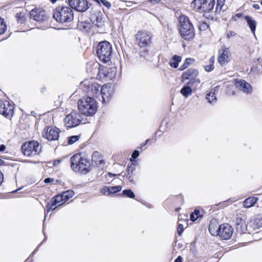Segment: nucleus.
Listing matches in <instances>:
<instances>
[{"label":"nucleus","mask_w":262,"mask_h":262,"mask_svg":"<svg viewBox=\"0 0 262 262\" xmlns=\"http://www.w3.org/2000/svg\"><path fill=\"white\" fill-rule=\"evenodd\" d=\"M70 167L76 173L86 174L92 169L90 160L81 152L74 154L70 158Z\"/></svg>","instance_id":"obj_1"},{"label":"nucleus","mask_w":262,"mask_h":262,"mask_svg":"<svg viewBox=\"0 0 262 262\" xmlns=\"http://www.w3.org/2000/svg\"><path fill=\"white\" fill-rule=\"evenodd\" d=\"M178 30L181 37L185 40L190 41L195 37L194 27L190 18L181 14L178 17Z\"/></svg>","instance_id":"obj_2"},{"label":"nucleus","mask_w":262,"mask_h":262,"mask_svg":"<svg viewBox=\"0 0 262 262\" xmlns=\"http://www.w3.org/2000/svg\"><path fill=\"white\" fill-rule=\"evenodd\" d=\"M75 194L73 190L69 189L61 192L51 198L46 205V211L49 213L65 204Z\"/></svg>","instance_id":"obj_3"},{"label":"nucleus","mask_w":262,"mask_h":262,"mask_svg":"<svg viewBox=\"0 0 262 262\" xmlns=\"http://www.w3.org/2000/svg\"><path fill=\"white\" fill-rule=\"evenodd\" d=\"M79 111L86 116H93L97 111V102L92 97H83L78 101Z\"/></svg>","instance_id":"obj_4"},{"label":"nucleus","mask_w":262,"mask_h":262,"mask_svg":"<svg viewBox=\"0 0 262 262\" xmlns=\"http://www.w3.org/2000/svg\"><path fill=\"white\" fill-rule=\"evenodd\" d=\"M53 17L58 23H68L73 20L74 12L70 7L59 6L53 10Z\"/></svg>","instance_id":"obj_5"},{"label":"nucleus","mask_w":262,"mask_h":262,"mask_svg":"<svg viewBox=\"0 0 262 262\" xmlns=\"http://www.w3.org/2000/svg\"><path fill=\"white\" fill-rule=\"evenodd\" d=\"M96 53L100 61L109 64L113 55L112 45L107 41H100L97 46Z\"/></svg>","instance_id":"obj_6"},{"label":"nucleus","mask_w":262,"mask_h":262,"mask_svg":"<svg viewBox=\"0 0 262 262\" xmlns=\"http://www.w3.org/2000/svg\"><path fill=\"white\" fill-rule=\"evenodd\" d=\"M42 147L36 140L26 141L21 146L23 154L28 157H35L41 153Z\"/></svg>","instance_id":"obj_7"},{"label":"nucleus","mask_w":262,"mask_h":262,"mask_svg":"<svg viewBox=\"0 0 262 262\" xmlns=\"http://www.w3.org/2000/svg\"><path fill=\"white\" fill-rule=\"evenodd\" d=\"M215 0H193L191 7L199 13H209L213 9Z\"/></svg>","instance_id":"obj_8"},{"label":"nucleus","mask_w":262,"mask_h":262,"mask_svg":"<svg viewBox=\"0 0 262 262\" xmlns=\"http://www.w3.org/2000/svg\"><path fill=\"white\" fill-rule=\"evenodd\" d=\"M152 34L146 31H139L135 35L136 43L141 48L149 47L152 43Z\"/></svg>","instance_id":"obj_9"},{"label":"nucleus","mask_w":262,"mask_h":262,"mask_svg":"<svg viewBox=\"0 0 262 262\" xmlns=\"http://www.w3.org/2000/svg\"><path fill=\"white\" fill-rule=\"evenodd\" d=\"M199 74V71L196 69L189 68L182 73V80L183 81L189 80L187 82L188 85L195 84L197 85L201 83L200 79L198 78Z\"/></svg>","instance_id":"obj_10"},{"label":"nucleus","mask_w":262,"mask_h":262,"mask_svg":"<svg viewBox=\"0 0 262 262\" xmlns=\"http://www.w3.org/2000/svg\"><path fill=\"white\" fill-rule=\"evenodd\" d=\"M82 121L81 114L76 111H72L64 119V123L67 128H70L79 125Z\"/></svg>","instance_id":"obj_11"},{"label":"nucleus","mask_w":262,"mask_h":262,"mask_svg":"<svg viewBox=\"0 0 262 262\" xmlns=\"http://www.w3.org/2000/svg\"><path fill=\"white\" fill-rule=\"evenodd\" d=\"M108 68L101 66L99 63H93L87 69V71L91 73L92 76H96L99 79L106 78L108 76Z\"/></svg>","instance_id":"obj_12"},{"label":"nucleus","mask_w":262,"mask_h":262,"mask_svg":"<svg viewBox=\"0 0 262 262\" xmlns=\"http://www.w3.org/2000/svg\"><path fill=\"white\" fill-rule=\"evenodd\" d=\"M130 161L132 162V163L127 166L124 177H125L130 183L135 184L138 179L139 176L138 170L137 169L138 163L136 160H132L131 158H130Z\"/></svg>","instance_id":"obj_13"},{"label":"nucleus","mask_w":262,"mask_h":262,"mask_svg":"<svg viewBox=\"0 0 262 262\" xmlns=\"http://www.w3.org/2000/svg\"><path fill=\"white\" fill-rule=\"evenodd\" d=\"M60 133V129L55 126H46L41 132L42 137L49 141L58 140Z\"/></svg>","instance_id":"obj_14"},{"label":"nucleus","mask_w":262,"mask_h":262,"mask_svg":"<svg viewBox=\"0 0 262 262\" xmlns=\"http://www.w3.org/2000/svg\"><path fill=\"white\" fill-rule=\"evenodd\" d=\"M15 107L13 104L6 99H0V114L11 119L14 113Z\"/></svg>","instance_id":"obj_15"},{"label":"nucleus","mask_w":262,"mask_h":262,"mask_svg":"<svg viewBox=\"0 0 262 262\" xmlns=\"http://www.w3.org/2000/svg\"><path fill=\"white\" fill-rule=\"evenodd\" d=\"M215 233L222 239H229L232 236L233 233V228L232 226L227 223L221 224Z\"/></svg>","instance_id":"obj_16"},{"label":"nucleus","mask_w":262,"mask_h":262,"mask_svg":"<svg viewBox=\"0 0 262 262\" xmlns=\"http://www.w3.org/2000/svg\"><path fill=\"white\" fill-rule=\"evenodd\" d=\"M83 90L89 97H97L99 93L100 85L96 82L84 81L83 83Z\"/></svg>","instance_id":"obj_17"},{"label":"nucleus","mask_w":262,"mask_h":262,"mask_svg":"<svg viewBox=\"0 0 262 262\" xmlns=\"http://www.w3.org/2000/svg\"><path fill=\"white\" fill-rule=\"evenodd\" d=\"M68 2L72 9L78 12L86 11L91 5L87 0H68Z\"/></svg>","instance_id":"obj_18"},{"label":"nucleus","mask_w":262,"mask_h":262,"mask_svg":"<svg viewBox=\"0 0 262 262\" xmlns=\"http://www.w3.org/2000/svg\"><path fill=\"white\" fill-rule=\"evenodd\" d=\"M248 233L254 232L256 230L262 228V215L257 214L251 219L248 223Z\"/></svg>","instance_id":"obj_19"},{"label":"nucleus","mask_w":262,"mask_h":262,"mask_svg":"<svg viewBox=\"0 0 262 262\" xmlns=\"http://www.w3.org/2000/svg\"><path fill=\"white\" fill-rule=\"evenodd\" d=\"M232 81L235 88L247 94L251 93L252 92V86L245 80L233 79Z\"/></svg>","instance_id":"obj_20"},{"label":"nucleus","mask_w":262,"mask_h":262,"mask_svg":"<svg viewBox=\"0 0 262 262\" xmlns=\"http://www.w3.org/2000/svg\"><path fill=\"white\" fill-rule=\"evenodd\" d=\"M30 18L37 21H43L47 19V15L45 10L41 8H35L30 12Z\"/></svg>","instance_id":"obj_21"},{"label":"nucleus","mask_w":262,"mask_h":262,"mask_svg":"<svg viewBox=\"0 0 262 262\" xmlns=\"http://www.w3.org/2000/svg\"><path fill=\"white\" fill-rule=\"evenodd\" d=\"M100 93L102 98V102H108L114 93L113 89L110 84H104L101 88Z\"/></svg>","instance_id":"obj_22"},{"label":"nucleus","mask_w":262,"mask_h":262,"mask_svg":"<svg viewBox=\"0 0 262 262\" xmlns=\"http://www.w3.org/2000/svg\"><path fill=\"white\" fill-rule=\"evenodd\" d=\"M228 49L226 48H223L219 51L217 61L221 66L228 62Z\"/></svg>","instance_id":"obj_23"},{"label":"nucleus","mask_w":262,"mask_h":262,"mask_svg":"<svg viewBox=\"0 0 262 262\" xmlns=\"http://www.w3.org/2000/svg\"><path fill=\"white\" fill-rule=\"evenodd\" d=\"M15 17L18 24L23 25V27L27 26L30 28L29 23L31 21V18L30 17L28 18L25 13L23 12L17 13Z\"/></svg>","instance_id":"obj_24"},{"label":"nucleus","mask_w":262,"mask_h":262,"mask_svg":"<svg viewBox=\"0 0 262 262\" xmlns=\"http://www.w3.org/2000/svg\"><path fill=\"white\" fill-rule=\"evenodd\" d=\"M77 28L83 32L89 33L92 28V25L88 21H78Z\"/></svg>","instance_id":"obj_25"},{"label":"nucleus","mask_w":262,"mask_h":262,"mask_svg":"<svg viewBox=\"0 0 262 262\" xmlns=\"http://www.w3.org/2000/svg\"><path fill=\"white\" fill-rule=\"evenodd\" d=\"M92 161L96 165H101L104 163L101 154L97 151H94L92 156Z\"/></svg>","instance_id":"obj_26"},{"label":"nucleus","mask_w":262,"mask_h":262,"mask_svg":"<svg viewBox=\"0 0 262 262\" xmlns=\"http://www.w3.org/2000/svg\"><path fill=\"white\" fill-rule=\"evenodd\" d=\"M258 200V198L250 196L243 202V206L245 208H249L253 206Z\"/></svg>","instance_id":"obj_27"},{"label":"nucleus","mask_w":262,"mask_h":262,"mask_svg":"<svg viewBox=\"0 0 262 262\" xmlns=\"http://www.w3.org/2000/svg\"><path fill=\"white\" fill-rule=\"evenodd\" d=\"M244 18L246 20L251 32L253 33H255L256 27V23L255 20L253 19L251 16L248 15L244 16Z\"/></svg>","instance_id":"obj_28"},{"label":"nucleus","mask_w":262,"mask_h":262,"mask_svg":"<svg viewBox=\"0 0 262 262\" xmlns=\"http://www.w3.org/2000/svg\"><path fill=\"white\" fill-rule=\"evenodd\" d=\"M195 61V59L193 58H186L185 59L184 63L180 67L179 70L180 71H184L189 67L191 65L193 64Z\"/></svg>","instance_id":"obj_29"},{"label":"nucleus","mask_w":262,"mask_h":262,"mask_svg":"<svg viewBox=\"0 0 262 262\" xmlns=\"http://www.w3.org/2000/svg\"><path fill=\"white\" fill-rule=\"evenodd\" d=\"M182 57L175 55L173 56L170 60L169 65L171 68L176 69L178 67L179 63L181 61Z\"/></svg>","instance_id":"obj_30"},{"label":"nucleus","mask_w":262,"mask_h":262,"mask_svg":"<svg viewBox=\"0 0 262 262\" xmlns=\"http://www.w3.org/2000/svg\"><path fill=\"white\" fill-rule=\"evenodd\" d=\"M214 62H215V56L214 55L212 56L210 59H209V64L207 65H204L203 68L205 71L207 72H210L212 71L214 69Z\"/></svg>","instance_id":"obj_31"},{"label":"nucleus","mask_w":262,"mask_h":262,"mask_svg":"<svg viewBox=\"0 0 262 262\" xmlns=\"http://www.w3.org/2000/svg\"><path fill=\"white\" fill-rule=\"evenodd\" d=\"M215 91V90L214 89H211L206 94V99L210 103L214 102L216 100Z\"/></svg>","instance_id":"obj_32"},{"label":"nucleus","mask_w":262,"mask_h":262,"mask_svg":"<svg viewBox=\"0 0 262 262\" xmlns=\"http://www.w3.org/2000/svg\"><path fill=\"white\" fill-rule=\"evenodd\" d=\"M235 228L236 231L240 234L246 233L247 231L248 232V224L246 225V222L236 226Z\"/></svg>","instance_id":"obj_33"},{"label":"nucleus","mask_w":262,"mask_h":262,"mask_svg":"<svg viewBox=\"0 0 262 262\" xmlns=\"http://www.w3.org/2000/svg\"><path fill=\"white\" fill-rule=\"evenodd\" d=\"M203 215L201 214V212L199 210L195 209L190 215V220L194 222L197 220L199 218H202Z\"/></svg>","instance_id":"obj_34"},{"label":"nucleus","mask_w":262,"mask_h":262,"mask_svg":"<svg viewBox=\"0 0 262 262\" xmlns=\"http://www.w3.org/2000/svg\"><path fill=\"white\" fill-rule=\"evenodd\" d=\"M225 3V0H216V5L215 7V13L220 14L223 10V7Z\"/></svg>","instance_id":"obj_35"},{"label":"nucleus","mask_w":262,"mask_h":262,"mask_svg":"<svg viewBox=\"0 0 262 262\" xmlns=\"http://www.w3.org/2000/svg\"><path fill=\"white\" fill-rule=\"evenodd\" d=\"M181 93L184 97H187L192 94V90L189 86L185 85L181 90Z\"/></svg>","instance_id":"obj_36"},{"label":"nucleus","mask_w":262,"mask_h":262,"mask_svg":"<svg viewBox=\"0 0 262 262\" xmlns=\"http://www.w3.org/2000/svg\"><path fill=\"white\" fill-rule=\"evenodd\" d=\"M234 85H228L226 88V94L228 96L234 95L236 93Z\"/></svg>","instance_id":"obj_37"},{"label":"nucleus","mask_w":262,"mask_h":262,"mask_svg":"<svg viewBox=\"0 0 262 262\" xmlns=\"http://www.w3.org/2000/svg\"><path fill=\"white\" fill-rule=\"evenodd\" d=\"M7 29V27L4 19L0 17V35L5 33Z\"/></svg>","instance_id":"obj_38"},{"label":"nucleus","mask_w":262,"mask_h":262,"mask_svg":"<svg viewBox=\"0 0 262 262\" xmlns=\"http://www.w3.org/2000/svg\"><path fill=\"white\" fill-rule=\"evenodd\" d=\"M80 135H75L68 137L67 142L69 145H72L79 140Z\"/></svg>","instance_id":"obj_39"},{"label":"nucleus","mask_w":262,"mask_h":262,"mask_svg":"<svg viewBox=\"0 0 262 262\" xmlns=\"http://www.w3.org/2000/svg\"><path fill=\"white\" fill-rule=\"evenodd\" d=\"M122 194L131 199H134L135 198V194L131 189H125L123 190Z\"/></svg>","instance_id":"obj_40"},{"label":"nucleus","mask_w":262,"mask_h":262,"mask_svg":"<svg viewBox=\"0 0 262 262\" xmlns=\"http://www.w3.org/2000/svg\"><path fill=\"white\" fill-rule=\"evenodd\" d=\"M122 189V187L121 186H110L109 187V194L111 193H115L120 191Z\"/></svg>","instance_id":"obj_41"},{"label":"nucleus","mask_w":262,"mask_h":262,"mask_svg":"<svg viewBox=\"0 0 262 262\" xmlns=\"http://www.w3.org/2000/svg\"><path fill=\"white\" fill-rule=\"evenodd\" d=\"M183 216H184V217H185L184 219L183 218L182 215H181V214L179 215L178 223H183V224L185 223L186 225H187V222L188 221L187 216L185 214H184Z\"/></svg>","instance_id":"obj_42"},{"label":"nucleus","mask_w":262,"mask_h":262,"mask_svg":"<svg viewBox=\"0 0 262 262\" xmlns=\"http://www.w3.org/2000/svg\"><path fill=\"white\" fill-rule=\"evenodd\" d=\"M177 232L179 236H181L184 231V225L183 223H178Z\"/></svg>","instance_id":"obj_43"},{"label":"nucleus","mask_w":262,"mask_h":262,"mask_svg":"<svg viewBox=\"0 0 262 262\" xmlns=\"http://www.w3.org/2000/svg\"><path fill=\"white\" fill-rule=\"evenodd\" d=\"M150 141V139H147L145 142L142 143L140 146L138 147V149H140V150H142L145 149H146V147L145 146L146 145L147 143Z\"/></svg>","instance_id":"obj_44"},{"label":"nucleus","mask_w":262,"mask_h":262,"mask_svg":"<svg viewBox=\"0 0 262 262\" xmlns=\"http://www.w3.org/2000/svg\"><path fill=\"white\" fill-rule=\"evenodd\" d=\"M242 17H243V14L242 13H238L232 16V19L234 21H236L238 18H240Z\"/></svg>","instance_id":"obj_45"},{"label":"nucleus","mask_w":262,"mask_h":262,"mask_svg":"<svg viewBox=\"0 0 262 262\" xmlns=\"http://www.w3.org/2000/svg\"><path fill=\"white\" fill-rule=\"evenodd\" d=\"M245 222H246L245 221L242 217H237L235 219V226L239 224H242Z\"/></svg>","instance_id":"obj_46"},{"label":"nucleus","mask_w":262,"mask_h":262,"mask_svg":"<svg viewBox=\"0 0 262 262\" xmlns=\"http://www.w3.org/2000/svg\"><path fill=\"white\" fill-rule=\"evenodd\" d=\"M109 187L104 186L103 187L101 190L100 192L103 194H106V193L109 194Z\"/></svg>","instance_id":"obj_47"},{"label":"nucleus","mask_w":262,"mask_h":262,"mask_svg":"<svg viewBox=\"0 0 262 262\" xmlns=\"http://www.w3.org/2000/svg\"><path fill=\"white\" fill-rule=\"evenodd\" d=\"M139 154L140 152L139 150H134L132 155V160H135V159H136L139 156Z\"/></svg>","instance_id":"obj_48"},{"label":"nucleus","mask_w":262,"mask_h":262,"mask_svg":"<svg viewBox=\"0 0 262 262\" xmlns=\"http://www.w3.org/2000/svg\"><path fill=\"white\" fill-rule=\"evenodd\" d=\"M236 35V33L233 31H229L227 34V38H230Z\"/></svg>","instance_id":"obj_49"},{"label":"nucleus","mask_w":262,"mask_h":262,"mask_svg":"<svg viewBox=\"0 0 262 262\" xmlns=\"http://www.w3.org/2000/svg\"><path fill=\"white\" fill-rule=\"evenodd\" d=\"M101 3L103 4V6L106 7L108 9H110V8L111 7V3L106 0L102 1Z\"/></svg>","instance_id":"obj_50"},{"label":"nucleus","mask_w":262,"mask_h":262,"mask_svg":"<svg viewBox=\"0 0 262 262\" xmlns=\"http://www.w3.org/2000/svg\"><path fill=\"white\" fill-rule=\"evenodd\" d=\"M149 3L152 5H155L157 4H160L161 3V0H149Z\"/></svg>","instance_id":"obj_51"},{"label":"nucleus","mask_w":262,"mask_h":262,"mask_svg":"<svg viewBox=\"0 0 262 262\" xmlns=\"http://www.w3.org/2000/svg\"><path fill=\"white\" fill-rule=\"evenodd\" d=\"M53 181V179H52V178H46L44 180V182L46 183H50V182H52Z\"/></svg>","instance_id":"obj_52"},{"label":"nucleus","mask_w":262,"mask_h":262,"mask_svg":"<svg viewBox=\"0 0 262 262\" xmlns=\"http://www.w3.org/2000/svg\"><path fill=\"white\" fill-rule=\"evenodd\" d=\"M183 259L181 256H179L174 260V262H182Z\"/></svg>","instance_id":"obj_53"},{"label":"nucleus","mask_w":262,"mask_h":262,"mask_svg":"<svg viewBox=\"0 0 262 262\" xmlns=\"http://www.w3.org/2000/svg\"><path fill=\"white\" fill-rule=\"evenodd\" d=\"M212 226L213 225H210L209 226V231L210 232V233L212 234V235H214V233L213 231H212Z\"/></svg>","instance_id":"obj_54"},{"label":"nucleus","mask_w":262,"mask_h":262,"mask_svg":"<svg viewBox=\"0 0 262 262\" xmlns=\"http://www.w3.org/2000/svg\"><path fill=\"white\" fill-rule=\"evenodd\" d=\"M253 7L256 9V10H258L260 9V6L258 4H254L253 5Z\"/></svg>","instance_id":"obj_55"},{"label":"nucleus","mask_w":262,"mask_h":262,"mask_svg":"<svg viewBox=\"0 0 262 262\" xmlns=\"http://www.w3.org/2000/svg\"><path fill=\"white\" fill-rule=\"evenodd\" d=\"M101 23V21L99 20V17L97 16L96 17V24L99 27L100 26V24H99V23Z\"/></svg>","instance_id":"obj_56"},{"label":"nucleus","mask_w":262,"mask_h":262,"mask_svg":"<svg viewBox=\"0 0 262 262\" xmlns=\"http://www.w3.org/2000/svg\"><path fill=\"white\" fill-rule=\"evenodd\" d=\"M6 149V146L4 144H2L0 145V151H3Z\"/></svg>","instance_id":"obj_57"},{"label":"nucleus","mask_w":262,"mask_h":262,"mask_svg":"<svg viewBox=\"0 0 262 262\" xmlns=\"http://www.w3.org/2000/svg\"><path fill=\"white\" fill-rule=\"evenodd\" d=\"M3 179H4L3 174L2 173L1 171L0 170V185L2 184V183L3 181Z\"/></svg>","instance_id":"obj_58"},{"label":"nucleus","mask_w":262,"mask_h":262,"mask_svg":"<svg viewBox=\"0 0 262 262\" xmlns=\"http://www.w3.org/2000/svg\"><path fill=\"white\" fill-rule=\"evenodd\" d=\"M108 176H110L111 177H116V176H120L121 174L120 173H119L118 174H113V173H112L111 172H108Z\"/></svg>","instance_id":"obj_59"},{"label":"nucleus","mask_w":262,"mask_h":262,"mask_svg":"<svg viewBox=\"0 0 262 262\" xmlns=\"http://www.w3.org/2000/svg\"><path fill=\"white\" fill-rule=\"evenodd\" d=\"M177 198L178 199H180L182 201V203L183 202L184 199H183V196L182 194L178 195L177 196Z\"/></svg>","instance_id":"obj_60"},{"label":"nucleus","mask_w":262,"mask_h":262,"mask_svg":"<svg viewBox=\"0 0 262 262\" xmlns=\"http://www.w3.org/2000/svg\"><path fill=\"white\" fill-rule=\"evenodd\" d=\"M33 261V260L30 258V257H29L28 258H27L26 260V262H32Z\"/></svg>","instance_id":"obj_61"},{"label":"nucleus","mask_w":262,"mask_h":262,"mask_svg":"<svg viewBox=\"0 0 262 262\" xmlns=\"http://www.w3.org/2000/svg\"><path fill=\"white\" fill-rule=\"evenodd\" d=\"M4 161L0 158V166L3 165Z\"/></svg>","instance_id":"obj_62"},{"label":"nucleus","mask_w":262,"mask_h":262,"mask_svg":"<svg viewBox=\"0 0 262 262\" xmlns=\"http://www.w3.org/2000/svg\"><path fill=\"white\" fill-rule=\"evenodd\" d=\"M57 0H50L52 3H55Z\"/></svg>","instance_id":"obj_63"},{"label":"nucleus","mask_w":262,"mask_h":262,"mask_svg":"<svg viewBox=\"0 0 262 262\" xmlns=\"http://www.w3.org/2000/svg\"><path fill=\"white\" fill-rule=\"evenodd\" d=\"M46 90V88H42V92H43Z\"/></svg>","instance_id":"obj_64"}]
</instances>
